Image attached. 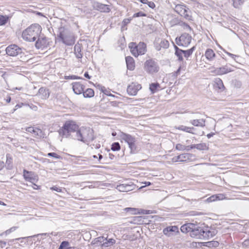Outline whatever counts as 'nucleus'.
I'll list each match as a JSON object with an SVG mask.
<instances>
[{
  "label": "nucleus",
  "instance_id": "1",
  "mask_svg": "<svg viewBox=\"0 0 249 249\" xmlns=\"http://www.w3.org/2000/svg\"><path fill=\"white\" fill-rule=\"evenodd\" d=\"M190 236L200 239L207 240L214 236L216 232L215 230L210 231L208 227H200L194 224Z\"/></svg>",
  "mask_w": 249,
  "mask_h": 249
},
{
  "label": "nucleus",
  "instance_id": "2",
  "mask_svg": "<svg viewBox=\"0 0 249 249\" xmlns=\"http://www.w3.org/2000/svg\"><path fill=\"white\" fill-rule=\"evenodd\" d=\"M42 31L41 26L37 23H34L24 30L22 34V37L24 40L34 41L39 36Z\"/></svg>",
  "mask_w": 249,
  "mask_h": 249
},
{
  "label": "nucleus",
  "instance_id": "3",
  "mask_svg": "<svg viewBox=\"0 0 249 249\" xmlns=\"http://www.w3.org/2000/svg\"><path fill=\"white\" fill-rule=\"evenodd\" d=\"M73 139L83 142H88L94 140L93 130L89 127H81L76 135H72Z\"/></svg>",
  "mask_w": 249,
  "mask_h": 249
},
{
  "label": "nucleus",
  "instance_id": "4",
  "mask_svg": "<svg viewBox=\"0 0 249 249\" xmlns=\"http://www.w3.org/2000/svg\"><path fill=\"white\" fill-rule=\"evenodd\" d=\"M79 126L72 121H66L61 128L59 130L60 135L66 138L76 135L77 131H79Z\"/></svg>",
  "mask_w": 249,
  "mask_h": 249
},
{
  "label": "nucleus",
  "instance_id": "5",
  "mask_svg": "<svg viewBox=\"0 0 249 249\" xmlns=\"http://www.w3.org/2000/svg\"><path fill=\"white\" fill-rule=\"evenodd\" d=\"M57 36L58 39L66 45L71 46L74 43L75 40L72 34L64 27L58 29Z\"/></svg>",
  "mask_w": 249,
  "mask_h": 249
},
{
  "label": "nucleus",
  "instance_id": "6",
  "mask_svg": "<svg viewBox=\"0 0 249 249\" xmlns=\"http://www.w3.org/2000/svg\"><path fill=\"white\" fill-rule=\"evenodd\" d=\"M129 48L131 53L135 57H137L139 55H142L146 52V44L144 42H140L138 44H137L135 42H131L129 44Z\"/></svg>",
  "mask_w": 249,
  "mask_h": 249
},
{
  "label": "nucleus",
  "instance_id": "7",
  "mask_svg": "<svg viewBox=\"0 0 249 249\" xmlns=\"http://www.w3.org/2000/svg\"><path fill=\"white\" fill-rule=\"evenodd\" d=\"M121 137L122 139L128 144L131 153L135 154L138 152V148L135 143L136 139L134 137L124 133H122Z\"/></svg>",
  "mask_w": 249,
  "mask_h": 249
},
{
  "label": "nucleus",
  "instance_id": "8",
  "mask_svg": "<svg viewBox=\"0 0 249 249\" xmlns=\"http://www.w3.org/2000/svg\"><path fill=\"white\" fill-rule=\"evenodd\" d=\"M174 10L181 16L183 17L186 19L192 20V17L190 9L184 4H176Z\"/></svg>",
  "mask_w": 249,
  "mask_h": 249
},
{
  "label": "nucleus",
  "instance_id": "9",
  "mask_svg": "<svg viewBox=\"0 0 249 249\" xmlns=\"http://www.w3.org/2000/svg\"><path fill=\"white\" fill-rule=\"evenodd\" d=\"M192 36L187 33L182 34L179 37L176 38V43L178 46L187 47L192 40Z\"/></svg>",
  "mask_w": 249,
  "mask_h": 249
},
{
  "label": "nucleus",
  "instance_id": "10",
  "mask_svg": "<svg viewBox=\"0 0 249 249\" xmlns=\"http://www.w3.org/2000/svg\"><path fill=\"white\" fill-rule=\"evenodd\" d=\"M144 68L145 71L148 73L151 74L157 72L159 69L157 63L152 59H149L146 61L144 63Z\"/></svg>",
  "mask_w": 249,
  "mask_h": 249
},
{
  "label": "nucleus",
  "instance_id": "11",
  "mask_svg": "<svg viewBox=\"0 0 249 249\" xmlns=\"http://www.w3.org/2000/svg\"><path fill=\"white\" fill-rule=\"evenodd\" d=\"M6 53L9 56H17L22 53V49L16 44H12L6 48Z\"/></svg>",
  "mask_w": 249,
  "mask_h": 249
},
{
  "label": "nucleus",
  "instance_id": "12",
  "mask_svg": "<svg viewBox=\"0 0 249 249\" xmlns=\"http://www.w3.org/2000/svg\"><path fill=\"white\" fill-rule=\"evenodd\" d=\"M92 6L94 9L101 12L108 13L110 11L109 5L96 1L92 2Z\"/></svg>",
  "mask_w": 249,
  "mask_h": 249
},
{
  "label": "nucleus",
  "instance_id": "13",
  "mask_svg": "<svg viewBox=\"0 0 249 249\" xmlns=\"http://www.w3.org/2000/svg\"><path fill=\"white\" fill-rule=\"evenodd\" d=\"M23 176L24 179L32 183L34 182H36L38 180L37 175H36L34 172L32 171H28L25 169L23 170Z\"/></svg>",
  "mask_w": 249,
  "mask_h": 249
},
{
  "label": "nucleus",
  "instance_id": "14",
  "mask_svg": "<svg viewBox=\"0 0 249 249\" xmlns=\"http://www.w3.org/2000/svg\"><path fill=\"white\" fill-rule=\"evenodd\" d=\"M154 47L157 51H160L161 48L167 49L169 46V42L165 39H158L154 43Z\"/></svg>",
  "mask_w": 249,
  "mask_h": 249
},
{
  "label": "nucleus",
  "instance_id": "15",
  "mask_svg": "<svg viewBox=\"0 0 249 249\" xmlns=\"http://www.w3.org/2000/svg\"><path fill=\"white\" fill-rule=\"evenodd\" d=\"M97 243L99 242L102 247H108L113 245L115 243V240L113 238L107 239L103 236H100L96 238Z\"/></svg>",
  "mask_w": 249,
  "mask_h": 249
},
{
  "label": "nucleus",
  "instance_id": "16",
  "mask_svg": "<svg viewBox=\"0 0 249 249\" xmlns=\"http://www.w3.org/2000/svg\"><path fill=\"white\" fill-rule=\"evenodd\" d=\"M141 89V85L132 83L127 87V92L129 95L134 96L136 95L138 91Z\"/></svg>",
  "mask_w": 249,
  "mask_h": 249
},
{
  "label": "nucleus",
  "instance_id": "17",
  "mask_svg": "<svg viewBox=\"0 0 249 249\" xmlns=\"http://www.w3.org/2000/svg\"><path fill=\"white\" fill-rule=\"evenodd\" d=\"M135 187V185L130 182V183H123L118 185L116 188L120 192H127L134 190Z\"/></svg>",
  "mask_w": 249,
  "mask_h": 249
},
{
  "label": "nucleus",
  "instance_id": "18",
  "mask_svg": "<svg viewBox=\"0 0 249 249\" xmlns=\"http://www.w3.org/2000/svg\"><path fill=\"white\" fill-rule=\"evenodd\" d=\"M37 38L38 39L35 44L36 48L43 49L47 47L49 45V42L46 37L42 36L39 35Z\"/></svg>",
  "mask_w": 249,
  "mask_h": 249
},
{
  "label": "nucleus",
  "instance_id": "19",
  "mask_svg": "<svg viewBox=\"0 0 249 249\" xmlns=\"http://www.w3.org/2000/svg\"><path fill=\"white\" fill-rule=\"evenodd\" d=\"M85 89V86L80 82H74L72 84V89L76 94H80L83 93Z\"/></svg>",
  "mask_w": 249,
  "mask_h": 249
},
{
  "label": "nucleus",
  "instance_id": "20",
  "mask_svg": "<svg viewBox=\"0 0 249 249\" xmlns=\"http://www.w3.org/2000/svg\"><path fill=\"white\" fill-rule=\"evenodd\" d=\"M37 95L40 96L42 99H47L50 96L49 90L46 88L41 87L39 89Z\"/></svg>",
  "mask_w": 249,
  "mask_h": 249
},
{
  "label": "nucleus",
  "instance_id": "21",
  "mask_svg": "<svg viewBox=\"0 0 249 249\" xmlns=\"http://www.w3.org/2000/svg\"><path fill=\"white\" fill-rule=\"evenodd\" d=\"M178 231V228L176 226L167 227L163 230V233L168 237L171 236L173 234L172 232Z\"/></svg>",
  "mask_w": 249,
  "mask_h": 249
},
{
  "label": "nucleus",
  "instance_id": "22",
  "mask_svg": "<svg viewBox=\"0 0 249 249\" xmlns=\"http://www.w3.org/2000/svg\"><path fill=\"white\" fill-rule=\"evenodd\" d=\"M206 120L204 119H193L190 120V123L193 126L203 127L205 126Z\"/></svg>",
  "mask_w": 249,
  "mask_h": 249
},
{
  "label": "nucleus",
  "instance_id": "23",
  "mask_svg": "<svg viewBox=\"0 0 249 249\" xmlns=\"http://www.w3.org/2000/svg\"><path fill=\"white\" fill-rule=\"evenodd\" d=\"M232 71H233V70L231 69V68L228 67L227 66L218 68L215 70V73L218 75L226 74Z\"/></svg>",
  "mask_w": 249,
  "mask_h": 249
},
{
  "label": "nucleus",
  "instance_id": "24",
  "mask_svg": "<svg viewBox=\"0 0 249 249\" xmlns=\"http://www.w3.org/2000/svg\"><path fill=\"white\" fill-rule=\"evenodd\" d=\"M125 61L127 69L130 71L134 70L135 68L134 59L131 56H127L125 57Z\"/></svg>",
  "mask_w": 249,
  "mask_h": 249
},
{
  "label": "nucleus",
  "instance_id": "25",
  "mask_svg": "<svg viewBox=\"0 0 249 249\" xmlns=\"http://www.w3.org/2000/svg\"><path fill=\"white\" fill-rule=\"evenodd\" d=\"M194 227V223H187L182 226L180 228V231L183 233L190 232L191 233L193 227Z\"/></svg>",
  "mask_w": 249,
  "mask_h": 249
},
{
  "label": "nucleus",
  "instance_id": "26",
  "mask_svg": "<svg viewBox=\"0 0 249 249\" xmlns=\"http://www.w3.org/2000/svg\"><path fill=\"white\" fill-rule=\"evenodd\" d=\"M82 46L80 44H76L74 47V52L76 57L77 58H81L83 57V53H81Z\"/></svg>",
  "mask_w": 249,
  "mask_h": 249
},
{
  "label": "nucleus",
  "instance_id": "27",
  "mask_svg": "<svg viewBox=\"0 0 249 249\" xmlns=\"http://www.w3.org/2000/svg\"><path fill=\"white\" fill-rule=\"evenodd\" d=\"M193 157L192 154L184 153L179 155L178 158H180V162H184L191 160Z\"/></svg>",
  "mask_w": 249,
  "mask_h": 249
},
{
  "label": "nucleus",
  "instance_id": "28",
  "mask_svg": "<svg viewBox=\"0 0 249 249\" xmlns=\"http://www.w3.org/2000/svg\"><path fill=\"white\" fill-rule=\"evenodd\" d=\"M13 159L10 154L6 155V161L5 163V166L8 170H11L13 168Z\"/></svg>",
  "mask_w": 249,
  "mask_h": 249
},
{
  "label": "nucleus",
  "instance_id": "29",
  "mask_svg": "<svg viewBox=\"0 0 249 249\" xmlns=\"http://www.w3.org/2000/svg\"><path fill=\"white\" fill-rule=\"evenodd\" d=\"M205 55L208 60L211 61L215 56V54L212 49H208L205 52Z\"/></svg>",
  "mask_w": 249,
  "mask_h": 249
},
{
  "label": "nucleus",
  "instance_id": "30",
  "mask_svg": "<svg viewBox=\"0 0 249 249\" xmlns=\"http://www.w3.org/2000/svg\"><path fill=\"white\" fill-rule=\"evenodd\" d=\"M82 11L88 18H90L92 16H95V14L93 13L92 10L90 8L84 7L82 9Z\"/></svg>",
  "mask_w": 249,
  "mask_h": 249
},
{
  "label": "nucleus",
  "instance_id": "31",
  "mask_svg": "<svg viewBox=\"0 0 249 249\" xmlns=\"http://www.w3.org/2000/svg\"><path fill=\"white\" fill-rule=\"evenodd\" d=\"M83 94L85 98H91L94 96V91L92 89L88 88L85 91H83Z\"/></svg>",
  "mask_w": 249,
  "mask_h": 249
},
{
  "label": "nucleus",
  "instance_id": "32",
  "mask_svg": "<svg viewBox=\"0 0 249 249\" xmlns=\"http://www.w3.org/2000/svg\"><path fill=\"white\" fill-rule=\"evenodd\" d=\"M58 249H75V248L71 247L68 241H64L61 243Z\"/></svg>",
  "mask_w": 249,
  "mask_h": 249
},
{
  "label": "nucleus",
  "instance_id": "33",
  "mask_svg": "<svg viewBox=\"0 0 249 249\" xmlns=\"http://www.w3.org/2000/svg\"><path fill=\"white\" fill-rule=\"evenodd\" d=\"M215 87H217L221 91H223L225 89V87L224 86L222 80L220 78H216L215 79Z\"/></svg>",
  "mask_w": 249,
  "mask_h": 249
},
{
  "label": "nucleus",
  "instance_id": "34",
  "mask_svg": "<svg viewBox=\"0 0 249 249\" xmlns=\"http://www.w3.org/2000/svg\"><path fill=\"white\" fill-rule=\"evenodd\" d=\"M223 198L222 195L221 194L213 195L209 197L206 199V201L208 202H212L216 200H220Z\"/></svg>",
  "mask_w": 249,
  "mask_h": 249
},
{
  "label": "nucleus",
  "instance_id": "35",
  "mask_svg": "<svg viewBox=\"0 0 249 249\" xmlns=\"http://www.w3.org/2000/svg\"><path fill=\"white\" fill-rule=\"evenodd\" d=\"M160 88V85L158 83H151L149 87V89L153 93L156 92Z\"/></svg>",
  "mask_w": 249,
  "mask_h": 249
},
{
  "label": "nucleus",
  "instance_id": "36",
  "mask_svg": "<svg viewBox=\"0 0 249 249\" xmlns=\"http://www.w3.org/2000/svg\"><path fill=\"white\" fill-rule=\"evenodd\" d=\"M196 49V46H194L193 47H192L190 49H189L188 50H183V53L184 54V56L185 57H186L187 59L192 54L193 52Z\"/></svg>",
  "mask_w": 249,
  "mask_h": 249
},
{
  "label": "nucleus",
  "instance_id": "37",
  "mask_svg": "<svg viewBox=\"0 0 249 249\" xmlns=\"http://www.w3.org/2000/svg\"><path fill=\"white\" fill-rule=\"evenodd\" d=\"M203 245L209 248L217 247L219 245V243L216 241H212L204 243Z\"/></svg>",
  "mask_w": 249,
  "mask_h": 249
},
{
  "label": "nucleus",
  "instance_id": "38",
  "mask_svg": "<svg viewBox=\"0 0 249 249\" xmlns=\"http://www.w3.org/2000/svg\"><path fill=\"white\" fill-rule=\"evenodd\" d=\"M9 19L7 16L0 15V26L6 24Z\"/></svg>",
  "mask_w": 249,
  "mask_h": 249
},
{
  "label": "nucleus",
  "instance_id": "39",
  "mask_svg": "<svg viewBox=\"0 0 249 249\" xmlns=\"http://www.w3.org/2000/svg\"><path fill=\"white\" fill-rule=\"evenodd\" d=\"M196 130V129L193 126L189 127V133L194 134V135H198L200 136H202L203 135H204V131H199L198 132H194V131Z\"/></svg>",
  "mask_w": 249,
  "mask_h": 249
},
{
  "label": "nucleus",
  "instance_id": "40",
  "mask_svg": "<svg viewBox=\"0 0 249 249\" xmlns=\"http://www.w3.org/2000/svg\"><path fill=\"white\" fill-rule=\"evenodd\" d=\"M195 148L199 150H204L208 149V147L204 143L195 144Z\"/></svg>",
  "mask_w": 249,
  "mask_h": 249
},
{
  "label": "nucleus",
  "instance_id": "41",
  "mask_svg": "<svg viewBox=\"0 0 249 249\" xmlns=\"http://www.w3.org/2000/svg\"><path fill=\"white\" fill-rule=\"evenodd\" d=\"M34 130V134L39 138L44 137V134L43 131L38 128H35Z\"/></svg>",
  "mask_w": 249,
  "mask_h": 249
},
{
  "label": "nucleus",
  "instance_id": "42",
  "mask_svg": "<svg viewBox=\"0 0 249 249\" xmlns=\"http://www.w3.org/2000/svg\"><path fill=\"white\" fill-rule=\"evenodd\" d=\"M120 148L121 146L118 142H113L111 145V149L113 151H119Z\"/></svg>",
  "mask_w": 249,
  "mask_h": 249
},
{
  "label": "nucleus",
  "instance_id": "43",
  "mask_svg": "<svg viewBox=\"0 0 249 249\" xmlns=\"http://www.w3.org/2000/svg\"><path fill=\"white\" fill-rule=\"evenodd\" d=\"M124 211L132 214H136L138 213V209L133 208H126L124 209Z\"/></svg>",
  "mask_w": 249,
  "mask_h": 249
},
{
  "label": "nucleus",
  "instance_id": "44",
  "mask_svg": "<svg viewBox=\"0 0 249 249\" xmlns=\"http://www.w3.org/2000/svg\"><path fill=\"white\" fill-rule=\"evenodd\" d=\"M176 128L177 129L189 133V126H186L185 125H181L178 126H176Z\"/></svg>",
  "mask_w": 249,
  "mask_h": 249
},
{
  "label": "nucleus",
  "instance_id": "45",
  "mask_svg": "<svg viewBox=\"0 0 249 249\" xmlns=\"http://www.w3.org/2000/svg\"><path fill=\"white\" fill-rule=\"evenodd\" d=\"M233 5L235 8H238L241 4L244 2V0H232Z\"/></svg>",
  "mask_w": 249,
  "mask_h": 249
},
{
  "label": "nucleus",
  "instance_id": "46",
  "mask_svg": "<svg viewBox=\"0 0 249 249\" xmlns=\"http://www.w3.org/2000/svg\"><path fill=\"white\" fill-rule=\"evenodd\" d=\"M182 54H183L182 50H181V51L175 52V54L178 57V60L180 61L183 60Z\"/></svg>",
  "mask_w": 249,
  "mask_h": 249
},
{
  "label": "nucleus",
  "instance_id": "47",
  "mask_svg": "<svg viewBox=\"0 0 249 249\" xmlns=\"http://www.w3.org/2000/svg\"><path fill=\"white\" fill-rule=\"evenodd\" d=\"M176 148L178 150L182 151L186 149V146L183 145L180 143H178L176 145Z\"/></svg>",
  "mask_w": 249,
  "mask_h": 249
},
{
  "label": "nucleus",
  "instance_id": "48",
  "mask_svg": "<svg viewBox=\"0 0 249 249\" xmlns=\"http://www.w3.org/2000/svg\"><path fill=\"white\" fill-rule=\"evenodd\" d=\"M47 155L49 157H53L56 159H59L61 158L60 156L58 155V154L54 152L49 153L47 154Z\"/></svg>",
  "mask_w": 249,
  "mask_h": 249
},
{
  "label": "nucleus",
  "instance_id": "49",
  "mask_svg": "<svg viewBox=\"0 0 249 249\" xmlns=\"http://www.w3.org/2000/svg\"><path fill=\"white\" fill-rule=\"evenodd\" d=\"M65 79H83V78L80 77H79V76H76V75H70V76H65Z\"/></svg>",
  "mask_w": 249,
  "mask_h": 249
},
{
  "label": "nucleus",
  "instance_id": "50",
  "mask_svg": "<svg viewBox=\"0 0 249 249\" xmlns=\"http://www.w3.org/2000/svg\"><path fill=\"white\" fill-rule=\"evenodd\" d=\"M146 16V14L143 13L142 12H139L138 13H135L133 16V18H136V17H145Z\"/></svg>",
  "mask_w": 249,
  "mask_h": 249
},
{
  "label": "nucleus",
  "instance_id": "51",
  "mask_svg": "<svg viewBox=\"0 0 249 249\" xmlns=\"http://www.w3.org/2000/svg\"><path fill=\"white\" fill-rule=\"evenodd\" d=\"M17 229V227H13L11 228L10 229L6 230L5 231V233L6 234H8L10 233L11 232L15 231Z\"/></svg>",
  "mask_w": 249,
  "mask_h": 249
},
{
  "label": "nucleus",
  "instance_id": "52",
  "mask_svg": "<svg viewBox=\"0 0 249 249\" xmlns=\"http://www.w3.org/2000/svg\"><path fill=\"white\" fill-rule=\"evenodd\" d=\"M131 19V18L124 19V20L123 21V26L127 25L129 23H130Z\"/></svg>",
  "mask_w": 249,
  "mask_h": 249
},
{
  "label": "nucleus",
  "instance_id": "53",
  "mask_svg": "<svg viewBox=\"0 0 249 249\" xmlns=\"http://www.w3.org/2000/svg\"><path fill=\"white\" fill-rule=\"evenodd\" d=\"M233 83L234 86L237 88H240L242 85L241 82L237 80H235Z\"/></svg>",
  "mask_w": 249,
  "mask_h": 249
},
{
  "label": "nucleus",
  "instance_id": "54",
  "mask_svg": "<svg viewBox=\"0 0 249 249\" xmlns=\"http://www.w3.org/2000/svg\"><path fill=\"white\" fill-rule=\"evenodd\" d=\"M195 148V144H192L191 145H188L186 146V149L187 151L190 150L191 149Z\"/></svg>",
  "mask_w": 249,
  "mask_h": 249
},
{
  "label": "nucleus",
  "instance_id": "55",
  "mask_svg": "<svg viewBox=\"0 0 249 249\" xmlns=\"http://www.w3.org/2000/svg\"><path fill=\"white\" fill-rule=\"evenodd\" d=\"M148 6L151 8H154L155 7V3L152 1H149L147 3Z\"/></svg>",
  "mask_w": 249,
  "mask_h": 249
},
{
  "label": "nucleus",
  "instance_id": "56",
  "mask_svg": "<svg viewBox=\"0 0 249 249\" xmlns=\"http://www.w3.org/2000/svg\"><path fill=\"white\" fill-rule=\"evenodd\" d=\"M178 157H179V155L177 157H174L172 159L173 161H174V162L180 161V158H179Z\"/></svg>",
  "mask_w": 249,
  "mask_h": 249
},
{
  "label": "nucleus",
  "instance_id": "57",
  "mask_svg": "<svg viewBox=\"0 0 249 249\" xmlns=\"http://www.w3.org/2000/svg\"><path fill=\"white\" fill-rule=\"evenodd\" d=\"M35 128H34L33 127H29L27 129V131L31 133H34V130H35Z\"/></svg>",
  "mask_w": 249,
  "mask_h": 249
},
{
  "label": "nucleus",
  "instance_id": "58",
  "mask_svg": "<svg viewBox=\"0 0 249 249\" xmlns=\"http://www.w3.org/2000/svg\"><path fill=\"white\" fill-rule=\"evenodd\" d=\"M226 53H227V54L229 56H231V58H233V59H234V60H235V57L237 56V55H234V54H232V53H230L227 52Z\"/></svg>",
  "mask_w": 249,
  "mask_h": 249
},
{
  "label": "nucleus",
  "instance_id": "59",
  "mask_svg": "<svg viewBox=\"0 0 249 249\" xmlns=\"http://www.w3.org/2000/svg\"><path fill=\"white\" fill-rule=\"evenodd\" d=\"M32 184L33 185L32 187L34 188V189L37 190L39 188V186L36 184V182H34V183Z\"/></svg>",
  "mask_w": 249,
  "mask_h": 249
},
{
  "label": "nucleus",
  "instance_id": "60",
  "mask_svg": "<svg viewBox=\"0 0 249 249\" xmlns=\"http://www.w3.org/2000/svg\"><path fill=\"white\" fill-rule=\"evenodd\" d=\"M5 166V163L3 161H0V170H2Z\"/></svg>",
  "mask_w": 249,
  "mask_h": 249
},
{
  "label": "nucleus",
  "instance_id": "61",
  "mask_svg": "<svg viewBox=\"0 0 249 249\" xmlns=\"http://www.w3.org/2000/svg\"><path fill=\"white\" fill-rule=\"evenodd\" d=\"M6 245V242L3 241H0V245L1 246V247H3Z\"/></svg>",
  "mask_w": 249,
  "mask_h": 249
},
{
  "label": "nucleus",
  "instance_id": "62",
  "mask_svg": "<svg viewBox=\"0 0 249 249\" xmlns=\"http://www.w3.org/2000/svg\"><path fill=\"white\" fill-rule=\"evenodd\" d=\"M84 76L88 78V79H90L91 78V76L89 74V73L88 72H86L85 73H84Z\"/></svg>",
  "mask_w": 249,
  "mask_h": 249
},
{
  "label": "nucleus",
  "instance_id": "63",
  "mask_svg": "<svg viewBox=\"0 0 249 249\" xmlns=\"http://www.w3.org/2000/svg\"><path fill=\"white\" fill-rule=\"evenodd\" d=\"M194 114H195V116L194 117V118H200V113L199 112H196V113H193Z\"/></svg>",
  "mask_w": 249,
  "mask_h": 249
},
{
  "label": "nucleus",
  "instance_id": "64",
  "mask_svg": "<svg viewBox=\"0 0 249 249\" xmlns=\"http://www.w3.org/2000/svg\"><path fill=\"white\" fill-rule=\"evenodd\" d=\"M214 135V133H210L209 134H208L207 135V137L208 139H210L212 137H213V135Z\"/></svg>",
  "mask_w": 249,
  "mask_h": 249
}]
</instances>
